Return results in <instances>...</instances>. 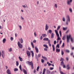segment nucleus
I'll return each instance as SVG.
<instances>
[{
    "label": "nucleus",
    "instance_id": "052dcab7",
    "mask_svg": "<svg viewBox=\"0 0 74 74\" xmlns=\"http://www.w3.org/2000/svg\"><path fill=\"white\" fill-rule=\"evenodd\" d=\"M73 52H72L71 53V56H73Z\"/></svg>",
    "mask_w": 74,
    "mask_h": 74
},
{
    "label": "nucleus",
    "instance_id": "393cba45",
    "mask_svg": "<svg viewBox=\"0 0 74 74\" xmlns=\"http://www.w3.org/2000/svg\"><path fill=\"white\" fill-rule=\"evenodd\" d=\"M42 36L43 37H45L47 36V34H42Z\"/></svg>",
    "mask_w": 74,
    "mask_h": 74
},
{
    "label": "nucleus",
    "instance_id": "39448f33",
    "mask_svg": "<svg viewBox=\"0 0 74 74\" xmlns=\"http://www.w3.org/2000/svg\"><path fill=\"white\" fill-rule=\"evenodd\" d=\"M72 2H73V0H68L67 4L68 5H71V3Z\"/></svg>",
    "mask_w": 74,
    "mask_h": 74
},
{
    "label": "nucleus",
    "instance_id": "79ce46f5",
    "mask_svg": "<svg viewBox=\"0 0 74 74\" xmlns=\"http://www.w3.org/2000/svg\"><path fill=\"white\" fill-rule=\"evenodd\" d=\"M10 40L11 41H13L14 40V38L12 37H11L10 38Z\"/></svg>",
    "mask_w": 74,
    "mask_h": 74
},
{
    "label": "nucleus",
    "instance_id": "a18cd8bd",
    "mask_svg": "<svg viewBox=\"0 0 74 74\" xmlns=\"http://www.w3.org/2000/svg\"><path fill=\"white\" fill-rule=\"evenodd\" d=\"M60 36L58 37V38L57 39V40H60Z\"/></svg>",
    "mask_w": 74,
    "mask_h": 74
},
{
    "label": "nucleus",
    "instance_id": "4468645a",
    "mask_svg": "<svg viewBox=\"0 0 74 74\" xmlns=\"http://www.w3.org/2000/svg\"><path fill=\"white\" fill-rule=\"evenodd\" d=\"M51 40H49V41H48V43L49 44V45L50 47H51Z\"/></svg>",
    "mask_w": 74,
    "mask_h": 74
},
{
    "label": "nucleus",
    "instance_id": "c9c22d12",
    "mask_svg": "<svg viewBox=\"0 0 74 74\" xmlns=\"http://www.w3.org/2000/svg\"><path fill=\"white\" fill-rule=\"evenodd\" d=\"M70 32V30L68 29L65 32L66 34H67L68 33H69Z\"/></svg>",
    "mask_w": 74,
    "mask_h": 74
},
{
    "label": "nucleus",
    "instance_id": "5701e85b",
    "mask_svg": "<svg viewBox=\"0 0 74 74\" xmlns=\"http://www.w3.org/2000/svg\"><path fill=\"white\" fill-rule=\"evenodd\" d=\"M60 49H59L58 48H57L56 49V52H58V53H59V52H60Z\"/></svg>",
    "mask_w": 74,
    "mask_h": 74
},
{
    "label": "nucleus",
    "instance_id": "f03ea898",
    "mask_svg": "<svg viewBox=\"0 0 74 74\" xmlns=\"http://www.w3.org/2000/svg\"><path fill=\"white\" fill-rule=\"evenodd\" d=\"M60 62L62 61L61 62V66H62L63 67V68H65V65H64V62H63V61H64V59L62 58H61V60H60Z\"/></svg>",
    "mask_w": 74,
    "mask_h": 74
},
{
    "label": "nucleus",
    "instance_id": "09e8293b",
    "mask_svg": "<svg viewBox=\"0 0 74 74\" xmlns=\"http://www.w3.org/2000/svg\"><path fill=\"white\" fill-rule=\"evenodd\" d=\"M44 50L45 51H48V49H47L45 48L44 49Z\"/></svg>",
    "mask_w": 74,
    "mask_h": 74
},
{
    "label": "nucleus",
    "instance_id": "f3484780",
    "mask_svg": "<svg viewBox=\"0 0 74 74\" xmlns=\"http://www.w3.org/2000/svg\"><path fill=\"white\" fill-rule=\"evenodd\" d=\"M23 72L25 74H27V72L26 70L24 69L23 70Z\"/></svg>",
    "mask_w": 74,
    "mask_h": 74
},
{
    "label": "nucleus",
    "instance_id": "58836bf2",
    "mask_svg": "<svg viewBox=\"0 0 74 74\" xmlns=\"http://www.w3.org/2000/svg\"><path fill=\"white\" fill-rule=\"evenodd\" d=\"M49 32L50 34H52V30H49Z\"/></svg>",
    "mask_w": 74,
    "mask_h": 74
},
{
    "label": "nucleus",
    "instance_id": "6ab92c4d",
    "mask_svg": "<svg viewBox=\"0 0 74 74\" xmlns=\"http://www.w3.org/2000/svg\"><path fill=\"white\" fill-rule=\"evenodd\" d=\"M59 71L60 72V73L61 74H65L64 73H63V72L61 71V69H60V67L59 68Z\"/></svg>",
    "mask_w": 74,
    "mask_h": 74
},
{
    "label": "nucleus",
    "instance_id": "6e6d98bb",
    "mask_svg": "<svg viewBox=\"0 0 74 74\" xmlns=\"http://www.w3.org/2000/svg\"><path fill=\"white\" fill-rule=\"evenodd\" d=\"M62 21H65V19H64V17H63L62 18Z\"/></svg>",
    "mask_w": 74,
    "mask_h": 74
},
{
    "label": "nucleus",
    "instance_id": "a211bd4d",
    "mask_svg": "<svg viewBox=\"0 0 74 74\" xmlns=\"http://www.w3.org/2000/svg\"><path fill=\"white\" fill-rule=\"evenodd\" d=\"M48 28H49V27L48 26H47V24H46L45 27V30H48Z\"/></svg>",
    "mask_w": 74,
    "mask_h": 74
},
{
    "label": "nucleus",
    "instance_id": "6e6552de",
    "mask_svg": "<svg viewBox=\"0 0 74 74\" xmlns=\"http://www.w3.org/2000/svg\"><path fill=\"white\" fill-rule=\"evenodd\" d=\"M4 53V51H2L1 53V55L3 58H4V57H5V54Z\"/></svg>",
    "mask_w": 74,
    "mask_h": 74
},
{
    "label": "nucleus",
    "instance_id": "a19ab883",
    "mask_svg": "<svg viewBox=\"0 0 74 74\" xmlns=\"http://www.w3.org/2000/svg\"><path fill=\"white\" fill-rule=\"evenodd\" d=\"M69 11H70L71 12H72V9H71V8H69Z\"/></svg>",
    "mask_w": 74,
    "mask_h": 74
},
{
    "label": "nucleus",
    "instance_id": "680f3d73",
    "mask_svg": "<svg viewBox=\"0 0 74 74\" xmlns=\"http://www.w3.org/2000/svg\"><path fill=\"white\" fill-rule=\"evenodd\" d=\"M66 59L67 60V61H68L69 60V58H68V57L66 58Z\"/></svg>",
    "mask_w": 74,
    "mask_h": 74
},
{
    "label": "nucleus",
    "instance_id": "7ed1b4c3",
    "mask_svg": "<svg viewBox=\"0 0 74 74\" xmlns=\"http://www.w3.org/2000/svg\"><path fill=\"white\" fill-rule=\"evenodd\" d=\"M71 38V35L70 34L69 36H67V43H69L70 42V39Z\"/></svg>",
    "mask_w": 74,
    "mask_h": 74
},
{
    "label": "nucleus",
    "instance_id": "c85d7f7f",
    "mask_svg": "<svg viewBox=\"0 0 74 74\" xmlns=\"http://www.w3.org/2000/svg\"><path fill=\"white\" fill-rule=\"evenodd\" d=\"M65 51L66 52H67V53H70V50H69L66 49L65 50Z\"/></svg>",
    "mask_w": 74,
    "mask_h": 74
},
{
    "label": "nucleus",
    "instance_id": "1a4fd4ad",
    "mask_svg": "<svg viewBox=\"0 0 74 74\" xmlns=\"http://www.w3.org/2000/svg\"><path fill=\"white\" fill-rule=\"evenodd\" d=\"M55 31L57 37H59V34H58V31H57V30H55Z\"/></svg>",
    "mask_w": 74,
    "mask_h": 74
},
{
    "label": "nucleus",
    "instance_id": "4be33fe9",
    "mask_svg": "<svg viewBox=\"0 0 74 74\" xmlns=\"http://www.w3.org/2000/svg\"><path fill=\"white\" fill-rule=\"evenodd\" d=\"M52 47L53 48V51H55V46L54 45H52Z\"/></svg>",
    "mask_w": 74,
    "mask_h": 74
},
{
    "label": "nucleus",
    "instance_id": "f704fd0d",
    "mask_svg": "<svg viewBox=\"0 0 74 74\" xmlns=\"http://www.w3.org/2000/svg\"><path fill=\"white\" fill-rule=\"evenodd\" d=\"M9 52H12V48H10V49H9Z\"/></svg>",
    "mask_w": 74,
    "mask_h": 74
},
{
    "label": "nucleus",
    "instance_id": "423d86ee",
    "mask_svg": "<svg viewBox=\"0 0 74 74\" xmlns=\"http://www.w3.org/2000/svg\"><path fill=\"white\" fill-rule=\"evenodd\" d=\"M26 64H28L29 66H31L33 64V62H32V61L30 62L29 61H28L26 62Z\"/></svg>",
    "mask_w": 74,
    "mask_h": 74
},
{
    "label": "nucleus",
    "instance_id": "f257e3e1",
    "mask_svg": "<svg viewBox=\"0 0 74 74\" xmlns=\"http://www.w3.org/2000/svg\"><path fill=\"white\" fill-rule=\"evenodd\" d=\"M70 22V18L68 15L66 16V23L65 25L66 26L69 25V23Z\"/></svg>",
    "mask_w": 74,
    "mask_h": 74
},
{
    "label": "nucleus",
    "instance_id": "338daca9",
    "mask_svg": "<svg viewBox=\"0 0 74 74\" xmlns=\"http://www.w3.org/2000/svg\"><path fill=\"white\" fill-rule=\"evenodd\" d=\"M40 40H42V36H40Z\"/></svg>",
    "mask_w": 74,
    "mask_h": 74
},
{
    "label": "nucleus",
    "instance_id": "7c9ffc66",
    "mask_svg": "<svg viewBox=\"0 0 74 74\" xmlns=\"http://www.w3.org/2000/svg\"><path fill=\"white\" fill-rule=\"evenodd\" d=\"M43 47H45L46 48H48V46L47 45H43Z\"/></svg>",
    "mask_w": 74,
    "mask_h": 74
},
{
    "label": "nucleus",
    "instance_id": "2eb2a0df",
    "mask_svg": "<svg viewBox=\"0 0 74 74\" xmlns=\"http://www.w3.org/2000/svg\"><path fill=\"white\" fill-rule=\"evenodd\" d=\"M70 39H71V42H72V43H73L74 40H73V37L71 38H71H70Z\"/></svg>",
    "mask_w": 74,
    "mask_h": 74
},
{
    "label": "nucleus",
    "instance_id": "e2e57ef3",
    "mask_svg": "<svg viewBox=\"0 0 74 74\" xmlns=\"http://www.w3.org/2000/svg\"><path fill=\"white\" fill-rule=\"evenodd\" d=\"M34 35L35 36H36H36H37V35H36V32H35L34 33Z\"/></svg>",
    "mask_w": 74,
    "mask_h": 74
},
{
    "label": "nucleus",
    "instance_id": "412c9836",
    "mask_svg": "<svg viewBox=\"0 0 74 74\" xmlns=\"http://www.w3.org/2000/svg\"><path fill=\"white\" fill-rule=\"evenodd\" d=\"M18 58L21 62H22L23 61V59L22 58H21V57L19 56Z\"/></svg>",
    "mask_w": 74,
    "mask_h": 74
},
{
    "label": "nucleus",
    "instance_id": "de8ad7c7",
    "mask_svg": "<svg viewBox=\"0 0 74 74\" xmlns=\"http://www.w3.org/2000/svg\"><path fill=\"white\" fill-rule=\"evenodd\" d=\"M41 62L42 63H43L44 62V60L42 59H41Z\"/></svg>",
    "mask_w": 74,
    "mask_h": 74
},
{
    "label": "nucleus",
    "instance_id": "ea45409f",
    "mask_svg": "<svg viewBox=\"0 0 74 74\" xmlns=\"http://www.w3.org/2000/svg\"><path fill=\"white\" fill-rule=\"evenodd\" d=\"M60 26H58L57 28V30H58L60 29Z\"/></svg>",
    "mask_w": 74,
    "mask_h": 74
},
{
    "label": "nucleus",
    "instance_id": "0e129e2a",
    "mask_svg": "<svg viewBox=\"0 0 74 74\" xmlns=\"http://www.w3.org/2000/svg\"><path fill=\"white\" fill-rule=\"evenodd\" d=\"M36 42V40H34L33 41V42L34 43Z\"/></svg>",
    "mask_w": 74,
    "mask_h": 74
},
{
    "label": "nucleus",
    "instance_id": "dca6fc26",
    "mask_svg": "<svg viewBox=\"0 0 74 74\" xmlns=\"http://www.w3.org/2000/svg\"><path fill=\"white\" fill-rule=\"evenodd\" d=\"M30 52L32 53V57H34V53L33 52V51H31Z\"/></svg>",
    "mask_w": 74,
    "mask_h": 74
},
{
    "label": "nucleus",
    "instance_id": "37998d69",
    "mask_svg": "<svg viewBox=\"0 0 74 74\" xmlns=\"http://www.w3.org/2000/svg\"><path fill=\"white\" fill-rule=\"evenodd\" d=\"M63 54H64V52H63V50H62L61 51L62 55H63Z\"/></svg>",
    "mask_w": 74,
    "mask_h": 74
},
{
    "label": "nucleus",
    "instance_id": "9d476101",
    "mask_svg": "<svg viewBox=\"0 0 74 74\" xmlns=\"http://www.w3.org/2000/svg\"><path fill=\"white\" fill-rule=\"evenodd\" d=\"M7 74H12L11 73V71L9 69H8L7 71Z\"/></svg>",
    "mask_w": 74,
    "mask_h": 74
},
{
    "label": "nucleus",
    "instance_id": "cd10ccee",
    "mask_svg": "<svg viewBox=\"0 0 74 74\" xmlns=\"http://www.w3.org/2000/svg\"><path fill=\"white\" fill-rule=\"evenodd\" d=\"M16 66H18V65H19V62L18 61H16Z\"/></svg>",
    "mask_w": 74,
    "mask_h": 74
},
{
    "label": "nucleus",
    "instance_id": "4c0bfd02",
    "mask_svg": "<svg viewBox=\"0 0 74 74\" xmlns=\"http://www.w3.org/2000/svg\"><path fill=\"white\" fill-rule=\"evenodd\" d=\"M14 71H18V69L16 68H14Z\"/></svg>",
    "mask_w": 74,
    "mask_h": 74
},
{
    "label": "nucleus",
    "instance_id": "20e7f679",
    "mask_svg": "<svg viewBox=\"0 0 74 74\" xmlns=\"http://www.w3.org/2000/svg\"><path fill=\"white\" fill-rule=\"evenodd\" d=\"M17 44L19 48H20L21 49H22V48H23V45H22V44H21L19 41L17 43Z\"/></svg>",
    "mask_w": 74,
    "mask_h": 74
},
{
    "label": "nucleus",
    "instance_id": "0eeeda50",
    "mask_svg": "<svg viewBox=\"0 0 74 74\" xmlns=\"http://www.w3.org/2000/svg\"><path fill=\"white\" fill-rule=\"evenodd\" d=\"M26 53L28 57H30V55H31V54L30 53V51H26Z\"/></svg>",
    "mask_w": 74,
    "mask_h": 74
},
{
    "label": "nucleus",
    "instance_id": "473e14b6",
    "mask_svg": "<svg viewBox=\"0 0 74 74\" xmlns=\"http://www.w3.org/2000/svg\"><path fill=\"white\" fill-rule=\"evenodd\" d=\"M19 68L20 69V70H21V71H22V66H21V65H20L19 66Z\"/></svg>",
    "mask_w": 74,
    "mask_h": 74
},
{
    "label": "nucleus",
    "instance_id": "e433bc0d",
    "mask_svg": "<svg viewBox=\"0 0 74 74\" xmlns=\"http://www.w3.org/2000/svg\"><path fill=\"white\" fill-rule=\"evenodd\" d=\"M39 69H40V66H38L37 67V69H36V70L37 71H38V70Z\"/></svg>",
    "mask_w": 74,
    "mask_h": 74
},
{
    "label": "nucleus",
    "instance_id": "774afa93",
    "mask_svg": "<svg viewBox=\"0 0 74 74\" xmlns=\"http://www.w3.org/2000/svg\"><path fill=\"white\" fill-rule=\"evenodd\" d=\"M51 65H52V64H50V63H49L48 64V66H51Z\"/></svg>",
    "mask_w": 74,
    "mask_h": 74
},
{
    "label": "nucleus",
    "instance_id": "4d7b16f0",
    "mask_svg": "<svg viewBox=\"0 0 74 74\" xmlns=\"http://www.w3.org/2000/svg\"><path fill=\"white\" fill-rule=\"evenodd\" d=\"M22 7H23V8H26V6L25 5H23Z\"/></svg>",
    "mask_w": 74,
    "mask_h": 74
},
{
    "label": "nucleus",
    "instance_id": "3c124183",
    "mask_svg": "<svg viewBox=\"0 0 74 74\" xmlns=\"http://www.w3.org/2000/svg\"><path fill=\"white\" fill-rule=\"evenodd\" d=\"M64 43H63L62 45V48H63V47H64Z\"/></svg>",
    "mask_w": 74,
    "mask_h": 74
},
{
    "label": "nucleus",
    "instance_id": "bf43d9fd",
    "mask_svg": "<svg viewBox=\"0 0 74 74\" xmlns=\"http://www.w3.org/2000/svg\"><path fill=\"white\" fill-rule=\"evenodd\" d=\"M60 47L59 45V44H58L57 45L56 47L57 48V47Z\"/></svg>",
    "mask_w": 74,
    "mask_h": 74
},
{
    "label": "nucleus",
    "instance_id": "ddd939ff",
    "mask_svg": "<svg viewBox=\"0 0 74 74\" xmlns=\"http://www.w3.org/2000/svg\"><path fill=\"white\" fill-rule=\"evenodd\" d=\"M43 40L44 41H49V40H49V38H45L43 39Z\"/></svg>",
    "mask_w": 74,
    "mask_h": 74
},
{
    "label": "nucleus",
    "instance_id": "8fccbe9b",
    "mask_svg": "<svg viewBox=\"0 0 74 74\" xmlns=\"http://www.w3.org/2000/svg\"><path fill=\"white\" fill-rule=\"evenodd\" d=\"M54 6L55 7H56V8H57V4H55V5H54Z\"/></svg>",
    "mask_w": 74,
    "mask_h": 74
},
{
    "label": "nucleus",
    "instance_id": "f8f14e48",
    "mask_svg": "<svg viewBox=\"0 0 74 74\" xmlns=\"http://www.w3.org/2000/svg\"><path fill=\"white\" fill-rule=\"evenodd\" d=\"M19 40L20 41V42H21V44L23 42V39H22V38H21V39H19Z\"/></svg>",
    "mask_w": 74,
    "mask_h": 74
},
{
    "label": "nucleus",
    "instance_id": "5fc2aeb1",
    "mask_svg": "<svg viewBox=\"0 0 74 74\" xmlns=\"http://www.w3.org/2000/svg\"><path fill=\"white\" fill-rule=\"evenodd\" d=\"M19 28H20V30H21V29H22V26L21 25H20L19 26Z\"/></svg>",
    "mask_w": 74,
    "mask_h": 74
},
{
    "label": "nucleus",
    "instance_id": "bb28decb",
    "mask_svg": "<svg viewBox=\"0 0 74 74\" xmlns=\"http://www.w3.org/2000/svg\"><path fill=\"white\" fill-rule=\"evenodd\" d=\"M6 41V39L5 38H4L3 40V43H5V41Z\"/></svg>",
    "mask_w": 74,
    "mask_h": 74
},
{
    "label": "nucleus",
    "instance_id": "864d4df0",
    "mask_svg": "<svg viewBox=\"0 0 74 74\" xmlns=\"http://www.w3.org/2000/svg\"><path fill=\"white\" fill-rule=\"evenodd\" d=\"M59 33H60V36H61L62 35L61 31H59Z\"/></svg>",
    "mask_w": 74,
    "mask_h": 74
},
{
    "label": "nucleus",
    "instance_id": "b1692460",
    "mask_svg": "<svg viewBox=\"0 0 74 74\" xmlns=\"http://www.w3.org/2000/svg\"><path fill=\"white\" fill-rule=\"evenodd\" d=\"M51 38H53L54 37V34L53 33L51 34Z\"/></svg>",
    "mask_w": 74,
    "mask_h": 74
},
{
    "label": "nucleus",
    "instance_id": "2f4dec72",
    "mask_svg": "<svg viewBox=\"0 0 74 74\" xmlns=\"http://www.w3.org/2000/svg\"><path fill=\"white\" fill-rule=\"evenodd\" d=\"M42 57L44 59H45V60H47V58L46 57H43V56H42Z\"/></svg>",
    "mask_w": 74,
    "mask_h": 74
},
{
    "label": "nucleus",
    "instance_id": "49530a36",
    "mask_svg": "<svg viewBox=\"0 0 74 74\" xmlns=\"http://www.w3.org/2000/svg\"><path fill=\"white\" fill-rule=\"evenodd\" d=\"M56 44V40H55L54 41V45H55Z\"/></svg>",
    "mask_w": 74,
    "mask_h": 74
},
{
    "label": "nucleus",
    "instance_id": "603ef678",
    "mask_svg": "<svg viewBox=\"0 0 74 74\" xmlns=\"http://www.w3.org/2000/svg\"><path fill=\"white\" fill-rule=\"evenodd\" d=\"M38 56L39 58H40L41 56V54H39L38 55Z\"/></svg>",
    "mask_w": 74,
    "mask_h": 74
},
{
    "label": "nucleus",
    "instance_id": "c756f323",
    "mask_svg": "<svg viewBox=\"0 0 74 74\" xmlns=\"http://www.w3.org/2000/svg\"><path fill=\"white\" fill-rule=\"evenodd\" d=\"M67 67H68L67 68V70H69L70 69V67H69V65H67Z\"/></svg>",
    "mask_w": 74,
    "mask_h": 74
},
{
    "label": "nucleus",
    "instance_id": "69168bd1",
    "mask_svg": "<svg viewBox=\"0 0 74 74\" xmlns=\"http://www.w3.org/2000/svg\"><path fill=\"white\" fill-rule=\"evenodd\" d=\"M65 39V37H64V36L62 38V40H64Z\"/></svg>",
    "mask_w": 74,
    "mask_h": 74
},
{
    "label": "nucleus",
    "instance_id": "a878e982",
    "mask_svg": "<svg viewBox=\"0 0 74 74\" xmlns=\"http://www.w3.org/2000/svg\"><path fill=\"white\" fill-rule=\"evenodd\" d=\"M45 71H46V69L44 68L43 70V72L42 74H44L45 73Z\"/></svg>",
    "mask_w": 74,
    "mask_h": 74
},
{
    "label": "nucleus",
    "instance_id": "9b49d317",
    "mask_svg": "<svg viewBox=\"0 0 74 74\" xmlns=\"http://www.w3.org/2000/svg\"><path fill=\"white\" fill-rule=\"evenodd\" d=\"M35 49L36 50V53H38V48L36 47H35Z\"/></svg>",
    "mask_w": 74,
    "mask_h": 74
},
{
    "label": "nucleus",
    "instance_id": "72a5a7b5",
    "mask_svg": "<svg viewBox=\"0 0 74 74\" xmlns=\"http://www.w3.org/2000/svg\"><path fill=\"white\" fill-rule=\"evenodd\" d=\"M31 45L32 46L33 48H34V45H33V42H31Z\"/></svg>",
    "mask_w": 74,
    "mask_h": 74
},
{
    "label": "nucleus",
    "instance_id": "aec40b11",
    "mask_svg": "<svg viewBox=\"0 0 74 74\" xmlns=\"http://www.w3.org/2000/svg\"><path fill=\"white\" fill-rule=\"evenodd\" d=\"M46 73L47 74H49L51 73V71L49 70H47L46 71Z\"/></svg>",
    "mask_w": 74,
    "mask_h": 74
},
{
    "label": "nucleus",
    "instance_id": "c03bdc74",
    "mask_svg": "<svg viewBox=\"0 0 74 74\" xmlns=\"http://www.w3.org/2000/svg\"><path fill=\"white\" fill-rule=\"evenodd\" d=\"M31 67H32V69H34V67L33 66V64L31 65Z\"/></svg>",
    "mask_w": 74,
    "mask_h": 74
},
{
    "label": "nucleus",
    "instance_id": "13d9d810",
    "mask_svg": "<svg viewBox=\"0 0 74 74\" xmlns=\"http://www.w3.org/2000/svg\"><path fill=\"white\" fill-rule=\"evenodd\" d=\"M53 67L50 68V70H53Z\"/></svg>",
    "mask_w": 74,
    "mask_h": 74
}]
</instances>
